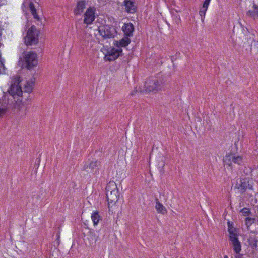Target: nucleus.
Returning a JSON list of instances; mask_svg holds the SVG:
<instances>
[{"instance_id":"1","label":"nucleus","mask_w":258,"mask_h":258,"mask_svg":"<svg viewBox=\"0 0 258 258\" xmlns=\"http://www.w3.org/2000/svg\"><path fill=\"white\" fill-rule=\"evenodd\" d=\"M22 94V88L19 83L11 84L7 92L4 93L2 98L0 99V117L13 107L15 103L18 102Z\"/></svg>"},{"instance_id":"2","label":"nucleus","mask_w":258,"mask_h":258,"mask_svg":"<svg viewBox=\"0 0 258 258\" xmlns=\"http://www.w3.org/2000/svg\"><path fill=\"white\" fill-rule=\"evenodd\" d=\"M18 62L21 68L31 70L38 64L37 54L33 51L24 53L22 57H20Z\"/></svg>"},{"instance_id":"3","label":"nucleus","mask_w":258,"mask_h":258,"mask_svg":"<svg viewBox=\"0 0 258 258\" xmlns=\"http://www.w3.org/2000/svg\"><path fill=\"white\" fill-rule=\"evenodd\" d=\"M39 31L34 25L27 31V35L24 37V43L26 46L36 45L38 43Z\"/></svg>"},{"instance_id":"4","label":"nucleus","mask_w":258,"mask_h":258,"mask_svg":"<svg viewBox=\"0 0 258 258\" xmlns=\"http://www.w3.org/2000/svg\"><path fill=\"white\" fill-rule=\"evenodd\" d=\"M98 31L104 39L113 38L117 33L115 27L108 24L100 26Z\"/></svg>"},{"instance_id":"5","label":"nucleus","mask_w":258,"mask_h":258,"mask_svg":"<svg viewBox=\"0 0 258 258\" xmlns=\"http://www.w3.org/2000/svg\"><path fill=\"white\" fill-rule=\"evenodd\" d=\"M109 185H107L106 190V199L108 202V207L110 210V207H111L114 204L117 202L118 200V190L117 188L116 185L115 183L112 184L113 186H115V188L112 190L111 191H109L110 186L111 185V183H110Z\"/></svg>"},{"instance_id":"6","label":"nucleus","mask_w":258,"mask_h":258,"mask_svg":"<svg viewBox=\"0 0 258 258\" xmlns=\"http://www.w3.org/2000/svg\"><path fill=\"white\" fill-rule=\"evenodd\" d=\"M164 86V83L156 79H150L145 82L146 90L148 92H156L162 90Z\"/></svg>"},{"instance_id":"7","label":"nucleus","mask_w":258,"mask_h":258,"mask_svg":"<svg viewBox=\"0 0 258 258\" xmlns=\"http://www.w3.org/2000/svg\"><path fill=\"white\" fill-rule=\"evenodd\" d=\"M223 162L224 165L232 168V163L238 165H241L242 163V158L240 156H236L234 153H229L223 158Z\"/></svg>"},{"instance_id":"8","label":"nucleus","mask_w":258,"mask_h":258,"mask_svg":"<svg viewBox=\"0 0 258 258\" xmlns=\"http://www.w3.org/2000/svg\"><path fill=\"white\" fill-rule=\"evenodd\" d=\"M122 54V50L121 48H110L107 50V53L104 59L106 61H114Z\"/></svg>"},{"instance_id":"9","label":"nucleus","mask_w":258,"mask_h":258,"mask_svg":"<svg viewBox=\"0 0 258 258\" xmlns=\"http://www.w3.org/2000/svg\"><path fill=\"white\" fill-rule=\"evenodd\" d=\"M235 188L241 194H244L247 189L252 190L253 188L252 186L249 183V180L247 178L238 179Z\"/></svg>"},{"instance_id":"10","label":"nucleus","mask_w":258,"mask_h":258,"mask_svg":"<svg viewBox=\"0 0 258 258\" xmlns=\"http://www.w3.org/2000/svg\"><path fill=\"white\" fill-rule=\"evenodd\" d=\"M100 161L98 160L92 161L85 162L83 169L89 173L97 174L99 173Z\"/></svg>"},{"instance_id":"11","label":"nucleus","mask_w":258,"mask_h":258,"mask_svg":"<svg viewBox=\"0 0 258 258\" xmlns=\"http://www.w3.org/2000/svg\"><path fill=\"white\" fill-rule=\"evenodd\" d=\"M96 8L94 7H90L84 14V23L87 25L91 24L95 19Z\"/></svg>"},{"instance_id":"12","label":"nucleus","mask_w":258,"mask_h":258,"mask_svg":"<svg viewBox=\"0 0 258 258\" xmlns=\"http://www.w3.org/2000/svg\"><path fill=\"white\" fill-rule=\"evenodd\" d=\"M228 231L230 234L229 240L232 243L234 251L235 253L239 254L241 250V246L237 235L232 230L229 229Z\"/></svg>"},{"instance_id":"13","label":"nucleus","mask_w":258,"mask_h":258,"mask_svg":"<svg viewBox=\"0 0 258 258\" xmlns=\"http://www.w3.org/2000/svg\"><path fill=\"white\" fill-rule=\"evenodd\" d=\"M86 0H76V5L73 9V12L76 16H80L86 7Z\"/></svg>"},{"instance_id":"14","label":"nucleus","mask_w":258,"mask_h":258,"mask_svg":"<svg viewBox=\"0 0 258 258\" xmlns=\"http://www.w3.org/2000/svg\"><path fill=\"white\" fill-rule=\"evenodd\" d=\"M123 6L125 7V11L127 13L134 14L137 11V6L132 0H124Z\"/></svg>"},{"instance_id":"15","label":"nucleus","mask_w":258,"mask_h":258,"mask_svg":"<svg viewBox=\"0 0 258 258\" xmlns=\"http://www.w3.org/2000/svg\"><path fill=\"white\" fill-rule=\"evenodd\" d=\"M134 30V26L131 23H124L122 27V30L124 34V36L129 37L133 36Z\"/></svg>"},{"instance_id":"16","label":"nucleus","mask_w":258,"mask_h":258,"mask_svg":"<svg viewBox=\"0 0 258 258\" xmlns=\"http://www.w3.org/2000/svg\"><path fill=\"white\" fill-rule=\"evenodd\" d=\"M131 42V39L129 38V37L124 36L119 41H114V44L115 46L118 47V48H120V47H125L127 46Z\"/></svg>"},{"instance_id":"17","label":"nucleus","mask_w":258,"mask_h":258,"mask_svg":"<svg viewBox=\"0 0 258 258\" xmlns=\"http://www.w3.org/2000/svg\"><path fill=\"white\" fill-rule=\"evenodd\" d=\"M211 0H204L202 6L200 8L199 15L201 17L202 21L204 20L206 12L208 9Z\"/></svg>"},{"instance_id":"18","label":"nucleus","mask_w":258,"mask_h":258,"mask_svg":"<svg viewBox=\"0 0 258 258\" xmlns=\"http://www.w3.org/2000/svg\"><path fill=\"white\" fill-rule=\"evenodd\" d=\"M252 8L253 10H249L246 12V15L255 19L256 17L258 16V5L254 3Z\"/></svg>"},{"instance_id":"19","label":"nucleus","mask_w":258,"mask_h":258,"mask_svg":"<svg viewBox=\"0 0 258 258\" xmlns=\"http://www.w3.org/2000/svg\"><path fill=\"white\" fill-rule=\"evenodd\" d=\"M91 219L94 226L98 225L100 220L102 219V216L100 215L98 211H94L91 214Z\"/></svg>"},{"instance_id":"20","label":"nucleus","mask_w":258,"mask_h":258,"mask_svg":"<svg viewBox=\"0 0 258 258\" xmlns=\"http://www.w3.org/2000/svg\"><path fill=\"white\" fill-rule=\"evenodd\" d=\"M156 206L155 208L158 213L162 214H165L167 213V210L165 207L161 203L157 198H156Z\"/></svg>"},{"instance_id":"21","label":"nucleus","mask_w":258,"mask_h":258,"mask_svg":"<svg viewBox=\"0 0 258 258\" xmlns=\"http://www.w3.org/2000/svg\"><path fill=\"white\" fill-rule=\"evenodd\" d=\"M32 84H33L32 83L31 84H29L28 83H27L24 86V91H22V93H27L28 95L29 94V93H31L32 91V89H33ZM23 96H23V94H22L21 96L19 98H18L20 99L18 101V102L19 101L21 102L22 101V98H23Z\"/></svg>"},{"instance_id":"22","label":"nucleus","mask_w":258,"mask_h":258,"mask_svg":"<svg viewBox=\"0 0 258 258\" xmlns=\"http://www.w3.org/2000/svg\"><path fill=\"white\" fill-rule=\"evenodd\" d=\"M29 6L30 11L32 15L33 16L34 18H35L37 20H39L40 18L38 15L37 14L36 9L35 8L34 5L32 2H30L29 3Z\"/></svg>"},{"instance_id":"23","label":"nucleus","mask_w":258,"mask_h":258,"mask_svg":"<svg viewBox=\"0 0 258 258\" xmlns=\"http://www.w3.org/2000/svg\"><path fill=\"white\" fill-rule=\"evenodd\" d=\"M249 244L253 249L257 247V238L256 237H250L248 239Z\"/></svg>"},{"instance_id":"24","label":"nucleus","mask_w":258,"mask_h":258,"mask_svg":"<svg viewBox=\"0 0 258 258\" xmlns=\"http://www.w3.org/2000/svg\"><path fill=\"white\" fill-rule=\"evenodd\" d=\"M240 212L241 213L243 216L247 217L249 216L251 214L250 210L248 208H243L240 211Z\"/></svg>"},{"instance_id":"25","label":"nucleus","mask_w":258,"mask_h":258,"mask_svg":"<svg viewBox=\"0 0 258 258\" xmlns=\"http://www.w3.org/2000/svg\"><path fill=\"white\" fill-rule=\"evenodd\" d=\"M245 224L247 227L251 226L255 221V219L250 217H246L245 219Z\"/></svg>"},{"instance_id":"26","label":"nucleus","mask_w":258,"mask_h":258,"mask_svg":"<svg viewBox=\"0 0 258 258\" xmlns=\"http://www.w3.org/2000/svg\"><path fill=\"white\" fill-rule=\"evenodd\" d=\"M253 41H255L254 38H251V37H250L249 38H248L247 42L250 46H251V44Z\"/></svg>"},{"instance_id":"27","label":"nucleus","mask_w":258,"mask_h":258,"mask_svg":"<svg viewBox=\"0 0 258 258\" xmlns=\"http://www.w3.org/2000/svg\"><path fill=\"white\" fill-rule=\"evenodd\" d=\"M0 62H1V66L0 67H2L3 69H5V66H4V64L3 63V62L2 61V60L0 59Z\"/></svg>"},{"instance_id":"28","label":"nucleus","mask_w":258,"mask_h":258,"mask_svg":"<svg viewBox=\"0 0 258 258\" xmlns=\"http://www.w3.org/2000/svg\"><path fill=\"white\" fill-rule=\"evenodd\" d=\"M1 38H2V32H1V30H0V41L1 40ZM2 45V44L0 42V47H1Z\"/></svg>"},{"instance_id":"29","label":"nucleus","mask_w":258,"mask_h":258,"mask_svg":"<svg viewBox=\"0 0 258 258\" xmlns=\"http://www.w3.org/2000/svg\"><path fill=\"white\" fill-rule=\"evenodd\" d=\"M236 258H242L241 255H238L236 257Z\"/></svg>"},{"instance_id":"30","label":"nucleus","mask_w":258,"mask_h":258,"mask_svg":"<svg viewBox=\"0 0 258 258\" xmlns=\"http://www.w3.org/2000/svg\"><path fill=\"white\" fill-rule=\"evenodd\" d=\"M223 258H228V256L227 255H225L224 256Z\"/></svg>"},{"instance_id":"31","label":"nucleus","mask_w":258,"mask_h":258,"mask_svg":"<svg viewBox=\"0 0 258 258\" xmlns=\"http://www.w3.org/2000/svg\"><path fill=\"white\" fill-rule=\"evenodd\" d=\"M257 42H258V41H257Z\"/></svg>"}]
</instances>
